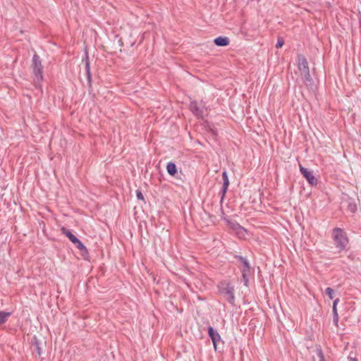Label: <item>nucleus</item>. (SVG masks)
Returning a JSON list of instances; mask_svg holds the SVG:
<instances>
[{"mask_svg": "<svg viewBox=\"0 0 361 361\" xmlns=\"http://www.w3.org/2000/svg\"><path fill=\"white\" fill-rule=\"evenodd\" d=\"M209 335L211 337L214 346L216 348V343L220 340L221 337L220 335L215 331L212 327H209L208 329Z\"/></svg>", "mask_w": 361, "mask_h": 361, "instance_id": "obj_9", "label": "nucleus"}, {"mask_svg": "<svg viewBox=\"0 0 361 361\" xmlns=\"http://www.w3.org/2000/svg\"><path fill=\"white\" fill-rule=\"evenodd\" d=\"M33 64H34V73L38 78L39 80H42V64L39 61V57L37 55H34L33 56Z\"/></svg>", "mask_w": 361, "mask_h": 361, "instance_id": "obj_6", "label": "nucleus"}, {"mask_svg": "<svg viewBox=\"0 0 361 361\" xmlns=\"http://www.w3.org/2000/svg\"><path fill=\"white\" fill-rule=\"evenodd\" d=\"M136 196H137V199L142 200V201L145 200L144 196L140 190L136 191Z\"/></svg>", "mask_w": 361, "mask_h": 361, "instance_id": "obj_19", "label": "nucleus"}, {"mask_svg": "<svg viewBox=\"0 0 361 361\" xmlns=\"http://www.w3.org/2000/svg\"><path fill=\"white\" fill-rule=\"evenodd\" d=\"M222 176H223V179H224L223 194L224 195L226 192V190L229 185V180H228L227 173L226 171L223 172Z\"/></svg>", "mask_w": 361, "mask_h": 361, "instance_id": "obj_12", "label": "nucleus"}, {"mask_svg": "<svg viewBox=\"0 0 361 361\" xmlns=\"http://www.w3.org/2000/svg\"><path fill=\"white\" fill-rule=\"evenodd\" d=\"M314 361H325L324 357L321 348H317L316 350V356H314Z\"/></svg>", "mask_w": 361, "mask_h": 361, "instance_id": "obj_14", "label": "nucleus"}, {"mask_svg": "<svg viewBox=\"0 0 361 361\" xmlns=\"http://www.w3.org/2000/svg\"><path fill=\"white\" fill-rule=\"evenodd\" d=\"M332 238L336 246L340 250H343L348 244L346 233L341 228H336L333 230Z\"/></svg>", "mask_w": 361, "mask_h": 361, "instance_id": "obj_1", "label": "nucleus"}, {"mask_svg": "<svg viewBox=\"0 0 361 361\" xmlns=\"http://www.w3.org/2000/svg\"><path fill=\"white\" fill-rule=\"evenodd\" d=\"M203 107H199L196 102H192L190 104L191 111L198 117H202L203 116Z\"/></svg>", "mask_w": 361, "mask_h": 361, "instance_id": "obj_7", "label": "nucleus"}, {"mask_svg": "<svg viewBox=\"0 0 361 361\" xmlns=\"http://www.w3.org/2000/svg\"><path fill=\"white\" fill-rule=\"evenodd\" d=\"M300 171L311 185H317L318 183L317 178L313 175L311 171H309L306 168L303 167L301 164H300Z\"/></svg>", "mask_w": 361, "mask_h": 361, "instance_id": "obj_5", "label": "nucleus"}, {"mask_svg": "<svg viewBox=\"0 0 361 361\" xmlns=\"http://www.w3.org/2000/svg\"><path fill=\"white\" fill-rule=\"evenodd\" d=\"M298 69L302 78L305 81H310L311 78L308 63L304 56H300L298 57Z\"/></svg>", "mask_w": 361, "mask_h": 361, "instance_id": "obj_2", "label": "nucleus"}, {"mask_svg": "<svg viewBox=\"0 0 361 361\" xmlns=\"http://www.w3.org/2000/svg\"><path fill=\"white\" fill-rule=\"evenodd\" d=\"M86 68H87V73H89L90 72V64L88 62L86 63Z\"/></svg>", "mask_w": 361, "mask_h": 361, "instance_id": "obj_21", "label": "nucleus"}, {"mask_svg": "<svg viewBox=\"0 0 361 361\" xmlns=\"http://www.w3.org/2000/svg\"><path fill=\"white\" fill-rule=\"evenodd\" d=\"M61 231L72 243L77 238L73 234H72L70 231L66 229L65 227H62Z\"/></svg>", "mask_w": 361, "mask_h": 361, "instance_id": "obj_13", "label": "nucleus"}, {"mask_svg": "<svg viewBox=\"0 0 361 361\" xmlns=\"http://www.w3.org/2000/svg\"><path fill=\"white\" fill-rule=\"evenodd\" d=\"M349 361H357V360L355 357H350Z\"/></svg>", "mask_w": 361, "mask_h": 361, "instance_id": "obj_22", "label": "nucleus"}, {"mask_svg": "<svg viewBox=\"0 0 361 361\" xmlns=\"http://www.w3.org/2000/svg\"><path fill=\"white\" fill-rule=\"evenodd\" d=\"M325 291H326V293L329 295L330 299L334 298V290L332 288H326Z\"/></svg>", "mask_w": 361, "mask_h": 361, "instance_id": "obj_17", "label": "nucleus"}, {"mask_svg": "<svg viewBox=\"0 0 361 361\" xmlns=\"http://www.w3.org/2000/svg\"><path fill=\"white\" fill-rule=\"evenodd\" d=\"M10 313L6 312H0V323L3 324L6 322L7 318L9 317Z\"/></svg>", "mask_w": 361, "mask_h": 361, "instance_id": "obj_15", "label": "nucleus"}, {"mask_svg": "<svg viewBox=\"0 0 361 361\" xmlns=\"http://www.w3.org/2000/svg\"><path fill=\"white\" fill-rule=\"evenodd\" d=\"M73 244L75 245L76 247L81 252V255L82 257H87L88 255V251L86 247L82 243L80 240L76 238L73 242Z\"/></svg>", "mask_w": 361, "mask_h": 361, "instance_id": "obj_8", "label": "nucleus"}, {"mask_svg": "<svg viewBox=\"0 0 361 361\" xmlns=\"http://www.w3.org/2000/svg\"><path fill=\"white\" fill-rule=\"evenodd\" d=\"M339 302V299L337 298L336 299L334 302H333V313H336V312H338L337 311V305L338 304Z\"/></svg>", "mask_w": 361, "mask_h": 361, "instance_id": "obj_18", "label": "nucleus"}, {"mask_svg": "<svg viewBox=\"0 0 361 361\" xmlns=\"http://www.w3.org/2000/svg\"><path fill=\"white\" fill-rule=\"evenodd\" d=\"M229 226L239 238L245 239L248 236V231L240 224L229 222Z\"/></svg>", "mask_w": 361, "mask_h": 361, "instance_id": "obj_4", "label": "nucleus"}, {"mask_svg": "<svg viewBox=\"0 0 361 361\" xmlns=\"http://www.w3.org/2000/svg\"><path fill=\"white\" fill-rule=\"evenodd\" d=\"M216 45L226 47L229 44L230 40L227 37H218L214 40Z\"/></svg>", "mask_w": 361, "mask_h": 361, "instance_id": "obj_10", "label": "nucleus"}, {"mask_svg": "<svg viewBox=\"0 0 361 361\" xmlns=\"http://www.w3.org/2000/svg\"><path fill=\"white\" fill-rule=\"evenodd\" d=\"M219 291L222 295L230 302L234 300L233 288L227 283H221Z\"/></svg>", "mask_w": 361, "mask_h": 361, "instance_id": "obj_3", "label": "nucleus"}, {"mask_svg": "<svg viewBox=\"0 0 361 361\" xmlns=\"http://www.w3.org/2000/svg\"><path fill=\"white\" fill-rule=\"evenodd\" d=\"M166 170L167 172L171 176H174L177 173L176 166L172 162L168 163L166 166Z\"/></svg>", "mask_w": 361, "mask_h": 361, "instance_id": "obj_11", "label": "nucleus"}, {"mask_svg": "<svg viewBox=\"0 0 361 361\" xmlns=\"http://www.w3.org/2000/svg\"><path fill=\"white\" fill-rule=\"evenodd\" d=\"M334 322L336 326H338V312L334 313Z\"/></svg>", "mask_w": 361, "mask_h": 361, "instance_id": "obj_20", "label": "nucleus"}, {"mask_svg": "<svg viewBox=\"0 0 361 361\" xmlns=\"http://www.w3.org/2000/svg\"><path fill=\"white\" fill-rule=\"evenodd\" d=\"M283 44H284V41H283V38L279 37L278 40H277V43L276 44V47L277 49L281 48L283 46Z\"/></svg>", "mask_w": 361, "mask_h": 361, "instance_id": "obj_16", "label": "nucleus"}]
</instances>
